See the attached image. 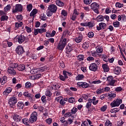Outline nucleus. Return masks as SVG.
I'll return each instance as SVG.
<instances>
[{"instance_id":"15","label":"nucleus","mask_w":126,"mask_h":126,"mask_svg":"<svg viewBox=\"0 0 126 126\" xmlns=\"http://www.w3.org/2000/svg\"><path fill=\"white\" fill-rule=\"evenodd\" d=\"M49 87L50 90H57L58 88H60V86L57 83H52Z\"/></svg>"},{"instance_id":"35","label":"nucleus","mask_w":126,"mask_h":126,"mask_svg":"<svg viewBox=\"0 0 126 126\" xmlns=\"http://www.w3.org/2000/svg\"><path fill=\"white\" fill-rule=\"evenodd\" d=\"M41 76H42V74H37L34 75L33 76H31V77L32 78V79H39V78H41Z\"/></svg>"},{"instance_id":"47","label":"nucleus","mask_w":126,"mask_h":126,"mask_svg":"<svg viewBox=\"0 0 126 126\" xmlns=\"http://www.w3.org/2000/svg\"><path fill=\"white\" fill-rule=\"evenodd\" d=\"M61 14L65 17L67 16V11H66L65 10H62L61 11Z\"/></svg>"},{"instance_id":"14","label":"nucleus","mask_w":126,"mask_h":126,"mask_svg":"<svg viewBox=\"0 0 126 126\" xmlns=\"http://www.w3.org/2000/svg\"><path fill=\"white\" fill-rule=\"evenodd\" d=\"M89 69L92 71H97L98 66L96 64V63H92L89 66Z\"/></svg>"},{"instance_id":"34","label":"nucleus","mask_w":126,"mask_h":126,"mask_svg":"<svg viewBox=\"0 0 126 126\" xmlns=\"http://www.w3.org/2000/svg\"><path fill=\"white\" fill-rule=\"evenodd\" d=\"M96 20L97 22H100L104 20V16L102 15H99L96 18Z\"/></svg>"},{"instance_id":"44","label":"nucleus","mask_w":126,"mask_h":126,"mask_svg":"<svg viewBox=\"0 0 126 126\" xmlns=\"http://www.w3.org/2000/svg\"><path fill=\"white\" fill-rule=\"evenodd\" d=\"M92 56L94 58H99V57H100V55L96 52V51L92 52Z\"/></svg>"},{"instance_id":"5","label":"nucleus","mask_w":126,"mask_h":126,"mask_svg":"<svg viewBox=\"0 0 126 126\" xmlns=\"http://www.w3.org/2000/svg\"><path fill=\"white\" fill-rule=\"evenodd\" d=\"M37 116H38V114H37L36 112H33L31 115V117L29 119V121L31 124H33V123H35L38 120L37 118Z\"/></svg>"},{"instance_id":"3","label":"nucleus","mask_w":126,"mask_h":126,"mask_svg":"<svg viewBox=\"0 0 126 126\" xmlns=\"http://www.w3.org/2000/svg\"><path fill=\"white\" fill-rule=\"evenodd\" d=\"M107 81L109 85L110 86H115V83H117L118 81L114 79V77L112 76H109L107 77Z\"/></svg>"},{"instance_id":"2","label":"nucleus","mask_w":126,"mask_h":126,"mask_svg":"<svg viewBox=\"0 0 126 126\" xmlns=\"http://www.w3.org/2000/svg\"><path fill=\"white\" fill-rule=\"evenodd\" d=\"M123 103V100L122 99H115L110 103V106L112 108H115V107H119L121 104Z\"/></svg>"},{"instance_id":"29","label":"nucleus","mask_w":126,"mask_h":126,"mask_svg":"<svg viewBox=\"0 0 126 126\" xmlns=\"http://www.w3.org/2000/svg\"><path fill=\"white\" fill-rule=\"evenodd\" d=\"M84 79V75L83 74H78V75L76 77V80H83Z\"/></svg>"},{"instance_id":"8","label":"nucleus","mask_w":126,"mask_h":126,"mask_svg":"<svg viewBox=\"0 0 126 126\" xmlns=\"http://www.w3.org/2000/svg\"><path fill=\"white\" fill-rule=\"evenodd\" d=\"M14 41H17L19 44H22L25 41V37L23 35H17L14 38Z\"/></svg>"},{"instance_id":"10","label":"nucleus","mask_w":126,"mask_h":126,"mask_svg":"<svg viewBox=\"0 0 126 126\" xmlns=\"http://www.w3.org/2000/svg\"><path fill=\"white\" fill-rule=\"evenodd\" d=\"M25 51H24V48H23V46L21 45H19L17 46V47L16 48V52L18 55H21L23 54H24V52Z\"/></svg>"},{"instance_id":"30","label":"nucleus","mask_w":126,"mask_h":126,"mask_svg":"<svg viewBox=\"0 0 126 126\" xmlns=\"http://www.w3.org/2000/svg\"><path fill=\"white\" fill-rule=\"evenodd\" d=\"M66 54H69L72 51V47L69 45H67L65 48Z\"/></svg>"},{"instance_id":"33","label":"nucleus","mask_w":126,"mask_h":126,"mask_svg":"<svg viewBox=\"0 0 126 126\" xmlns=\"http://www.w3.org/2000/svg\"><path fill=\"white\" fill-rule=\"evenodd\" d=\"M68 102L72 104H75V103H76L77 101H76V100H75V99L74 97H70L68 99Z\"/></svg>"},{"instance_id":"45","label":"nucleus","mask_w":126,"mask_h":126,"mask_svg":"<svg viewBox=\"0 0 126 126\" xmlns=\"http://www.w3.org/2000/svg\"><path fill=\"white\" fill-rule=\"evenodd\" d=\"M23 25V23H22V22L15 23V27H16L17 28H19V27H21Z\"/></svg>"},{"instance_id":"24","label":"nucleus","mask_w":126,"mask_h":126,"mask_svg":"<svg viewBox=\"0 0 126 126\" xmlns=\"http://www.w3.org/2000/svg\"><path fill=\"white\" fill-rule=\"evenodd\" d=\"M96 51L98 54H102L103 53V47L100 46H96Z\"/></svg>"},{"instance_id":"63","label":"nucleus","mask_w":126,"mask_h":126,"mask_svg":"<svg viewBox=\"0 0 126 126\" xmlns=\"http://www.w3.org/2000/svg\"><path fill=\"white\" fill-rule=\"evenodd\" d=\"M71 112H68L64 115V117L65 118H69V117H71Z\"/></svg>"},{"instance_id":"9","label":"nucleus","mask_w":126,"mask_h":126,"mask_svg":"<svg viewBox=\"0 0 126 126\" xmlns=\"http://www.w3.org/2000/svg\"><path fill=\"white\" fill-rule=\"evenodd\" d=\"M0 15L1 16V21H7L8 20V16L6 15V13L2 10H0Z\"/></svg>"},{"instance_id":"38","label":"nucleus","mask_w":126,"mask_h":126,"mask_svg":"<svg viewBox=\"0 0 126 126\" xmlns=\"http://www.w3.org/2000/svg\"><path fill=\"white\" fill-rule=\"evenodd\" d=\"M110 112L112 114H116V113H118V112H120V109L118 108H113L111 110Z\"/></svg>"},{"instance_id":"43","label":"nucleus","mask_w":126,"mask_h":126,"mask_svg":"<svg viewBox=\"0 0 126 126\" xmlns=\"http://www.w3.org/2000/svg\"><path fill=\"white\" fill-rule=\"evenodd\" d=\"M89 47V43L88 42H84L83 44V48L84 50H86V49H88Z\"/></svg>"},{"instance_id":"55","label":"nucleus","mask_w":126,"mask_h":126,"mask_svg":"<svg viewBox=\"0 0 126 126\" xmlns=\"http://www.w3.org/2000/svg\"><path fill=\"white\" fill-rule=\"evenodd\" d=\"M116 7H119V8H121L124 6V4L120 2H117L116 3Z\"/></svg>"},{"instance_id":"52","label":"nucleus","mask_w":126,"mask_h":126,"mask_svg":"<svg viewBox=\"0 0 126 126\" xmlns=\"http://www.w3.org/2000/svg\"><path fill=\"white\" fill-rule=\"evenodd\" d=\"M68 123L69 125H71L72 123H73V117L71 116V117H69L68 119Z\"/></svg>"},{"instance_id":"62","label":"nucleus","mask_w":126,"mask_h":126,"mask_svg":"<svg viewBox=\"0 0 126 126\" xmlns=\"http://www.w3.org/2000/svg\"><path fill=\"white\" fill-rule=\"evenodd\" d=\"M77 111V108L76 107H73V109H71V114H74L75 113H76Z\"/></svg>"},{"instance_id":"51","label":"nucleus","mask_w":126,"mask_h":126,"mask_svg":"<svg viewBox=\"0 0 126 126\" xmlns=\"http://www.w3.org/2000/svg\"><path fill=\"white\" fill-rule=\"evenodd\" d=\"M45 32H47V30L45 29H38V33L40 34H42V33H45Z\"/></svg>"},{"instance_id":"32","label":"nucleus","mask_w":126,"mask_h":126,"mask_svg":"<svg viewBox=\"0 0 126 126\" xmlns=\"http://www.w3.org/2000/svg\"><path fill=\"white\" fill-rule=\"evenodd\" d=\"M17 68L18 70L20 71H22L23 70H24V69H25V65L24 64H20V65H18L17 66Z\"/></svg>"},{"instance_id":"11","label":"nucleus","mask_w":126,"mask_h":126,"mask_svg":"<svg viewBox=\"0 0 126 126\" xmlns=\"http://www.w3.org/2000/svg\"><path fill=\"white\" fill-rule=\"evenodd\" d=\"M79 15V12L77 11V10L75 9L73 11L72 15H70V18L73 21H75V20H76V17H77Z\"/></svg>"},{"instance_id":"23","label":"nucleus","mask_w":126,"mask_h":126,"mask_svg":"<svg viewBox=\"0 0 126 126\" xmlns=\"http://www.w3.org/2000/svg\"><path fill=\"white\" fill-rule=\"evenodd\" d=\"M88 101H91V103L93 102V105H97V104L99 103V100H96V97L95 96H94L92 99L89 98L88 99Z\"/></svg>"},{"instance_id":"46","label":"nucleus","mask_w":126,"mask_h":126,"mask_svg":"<svg viewBox=\"0 0 126 126\" xmlns=\"http://www.w3.org/2000/svg\"><path fill=\"white\" fill-rule=\"evenodd\" d=\"M108 96L110 98H115V97H116V94L115 93H112V92H109L108 93Z\"/></svg>"},{"instance_id":"19","label":"nucleus","mask_w":126,"mask_h":126,"mask_svg":"<svg viewBox=\"0 0 126 126\" xmlns=\"http://www.w3.org/2000/svg\"><path fill=\"white\" fill-rule=\"evenodd\" d=\"M24 107V103L22 101H19L17 104L18 110H23Z\"/></svg>"},{"instance_id":"20","label":"nucleus","mask_w":126,"mask_h":126,"mask_svg":"<svg viewBox=\"0 0 126 126\" xmlns=\"http://www.w3.org/2000/svg\"><path fill=\"white\" fill-rule=\"evenodd\" d=\"M12 91V89L10 87L7 88L3 92V94L5 96H7Z\"/></svg>"},{"instance_id":"36","label":"nucleus","mask_w":126,"mask_h":126,"mask_svg":"<svg viewBox=\"0 0 126 126\" xmlns=\"http://www.w3.org/2000/svg\"><path fill=\"white\" fill-rule=\"evenodd\" d=\"M40 18L41 20H43V21L47 20V16H46V15H45L44 13L41 14L40 15Z\"/></svg>"},{"instance_id":"18","label":"nucleus","mask_w":126,"mask_h":126,"mask_svg":"<svg viewBox=\"0 0 126 126\" xmlns=\"http://www.w3.org/2000/svg\"><path fill=\"white\" fill-rule=\"evenodd\" d=\"M13 119L15 122H20L22 119V117L20 115L15 114L13 116Z\"/></svg>"},{"instance_id":"6","label":"nucleus","mask_w":126,"mask_h":126,"mask_svg":"<svg viewBox=\"0 0 126 126\" xmlns=\"http://www.w3.org/2000/svg\"><path fill=\"white\" fill-rule=\"evenodd\" d=\"M91 9L94 11L95 13H97V14H99L100 13V12L98 10L99 8V4H97L96 2L92 3L91 4Z\"/></svg>"},{"instance_id":"50","label":"nucleus","mask_w":126,"mask_h":126,"mask_svg":"<svg viewBox=\"0 0 126 126\" xmlns=\"http://www.w3.org/2000/svg\"><path fill=\"white\" fill-rule=\"evenodd\" d=\"M28 11H31L32 10V8H33V6L32 5V4H29L27 5V7Z\"/></svg>"},{"instance_id":"7","label":"nucleus","mask_w":126,"mask_h":126,"mask_svg":"<svg viewBox=\"0 0 126 126\" xmlns=\"http://www.w3.org/2000/svg\"><path fill=\"white\" fill-rule=\"evenodd\" d=\"M22 9H23L22 5L21 4H17L15 6V8L13 9L12 12L13 13H17V12L22 11Z\"/></svg>"},{"instance_id":"54","label":"nucleus","mask_w":126,"mask_h":126,"mask_svg":"<svg viewBox=\"0 0 126 126\" xmlns=\"http://www.w3.org/2000/svg\"><path fill=\"white\" fill-rule=\"evenodd\" d=\"M77 59L80 61H83V60H84V55H79L78 56Z\"/></svg>"},{"instance_id":"39","label":"nucleus","mask_w":126,"mask_h":126,"mask_svg":"<svg viewBox=\"0 0 126 126\" xmlns=\"http://www.w3.org/2000/svg\"><path fill=\"white\" fill-rule=\"evenodd\" d=\"M123 90H124V89L122 87H118L115 88V91H116V92H117V93L123 91Z\"/></svg>"},{"instance_id":"31","label":"nucleus","mask_w":126,"mask_h":126,"mask_svg":"<svg viewBox=\"0 0 126 126\" xmlns=\"http://www.w3.org/2000/svg\"><path fill=\"white\" fill-rule=\"evenodd\" d=\"M55 2L57 5H58V6L62 7L64 5V3H63V1H61L60 0H56Z\"/></svg>"},{"instance_id":"59","label":"nucleus","mask_w":126,"mask_h":126,"mask_svg":"<svg viewBox=\"0 0 126 126\" xmlns=\"http://www.w3.org/2000/svg\"><path fill=\"white\" fill-rule=\"evenodd\" d=\"M37 71H38V70H37V68H35L31 70V73H32V74H36Z\"/></svg>"},{"instance_id":"27","label":"nucleus","mask_w":126,"mask_h":126,"mask_svg":"<svg viewBox=\"0 0 126 126\" xmlns=\"http://www.w3.org/2000/svg\"><path fill=\"white\" fill-rule=\"evenodd\" d=\"M102 66L104 72H108V71L110 70L109 66H108L107 64H102Z\"/></svg>"},{"instance_id":"1","label":"nucleus","mask_w":126,"mask_h":126,"mask_svg":"<svg viewBox=\"0 0 126 126\" xmlns=\"http://www.w3.org/2000/svg\"><path fill=\"white\" fill-rule=\"evenodd\" d=\"M62 40L63 39L61 38L60 41L57 46V49L60 51H63V50L64 49V47L66 46V44H67V40L66 38H63V40Z\"/></svg>"},{"instance_id":"58","label":"nucleus","mask_w":126,"mask_h":126,"mask_svg":"<svg viewBox=\"0 0 126 126\" xmlns=\"http://www.w3.org/2000/svg\"><path fill=\"white\" fill-rule=\"evenodd\" d=\"M25 28L27 30V32H28V33H31V32H32V30H33V29H32V28L26 26Z\"/></svg>"},{"instance_id":"42","label":"nucleus","mask_w":126,"mask_h":126,"mask_svg":"<svg viewBox=\"0 0 126 126\" xmlns=\"http://www.w3.org/2000/svg\"><path fill=\"white\" fill-rule=\"evenodd\" d=\"M10 8H11L10 5H7L4 8V12H7L8 10H10Z\"/></svg>"},{"instance_id":"49","label":"nucleus","mask_w":126,"mask_h":126,"mask_svg":"<svg viewBox=\"0 0 126 126\" xmlns=\"http://www.w3.org/2000/svg\"><path fill=\"white\" fill-rule=\"evenodd\" d=\"M107 108H108V106L107 105H104L102 107L100 108V111L101 112H105L107 110Z\"/></svg>"},{"instance_id":"57","label":"nucleus","mask_w":126,"mask_h":126,"mask_svg":"<svg viewBox=\"0 0 126 126\" xmlns=\"http://www.w3.org/2000/svg\"><path fill=\"white\" fill-rule=\"evenodd\" d=\"M92 2V0H84V3L85 4H90Z\"/></svg>"},{"instance_id":"25","label":"nucleus","mask_w":126,"mask_h":126,"mask_svg":"<svg viewBox=\"0 0 126 126\" xmlns=\"http://www.w3.org/2000/svg\"><path fill=\"white\" fill-rule=\"evenodd\" d=\"M48 69V67L47 66H44L41 67L37 68V70L38 72H43V71H46Z\"/></svg>"},{"instance_id":"21","label":"nucleus","mask_w":126,"mask_h":126,"mask_svg":"<svg viewBox=\"0 0 126 126\" xmlns=\"http://www.w3.org/2000/svg\"><path fill=\"white\" fill-rule=\"evenodd\" d=\"M83 39V36L81 34H79L78 36L76 37L75 41L76 43H80Z\"/></svg>"},{"instance_id":"4","label":"nucleus","mask_w":126,"mask_h":126,"mask_svg":"<svg viewBox=\"0 0 126 126\" xmlns=\"http://www.w3.org/2000/svg\"><path fill=\"white\" fill-rule=\"evenodd\" d=\"M16 103H17V98L15 96H12L9 99L8 104L11 108L14 107Z\"/></svg>"},{"instance_id":"28","label":"nucleus","mask_w":126,"mask_h":126,"mask_svg":"<svg viewBox=\"0 0 126 126\" xmlns=\"http://www.w3.org/2000/svg\"><path fill=\"white\" fill-rule=\"evenodd\" d=\"M37 13H38V10L36 9H34L31 12L30 16L31 17H34V16H35Z\"/></svg>"},{"instance_id":"37","label":"nucleus","mask_w":126,"mask_h":126,"mask_svg":"<svg viewBox=\"0 0 126 126\" xmlns=\"http://www.w3.org/2000/svg\"><path fill=\"white\" fill-rule=\"evenodd\" d=\"M114 72L115 74H120V72H121V68H120V67H116L114 69Z\"/></svg>"},{"instance_id":"12","label":"nucleus","mask_w":126,"mask_h":126,"mask_svg":"<svg viewBox=\"0 0 126 126\" xmlns=\"http://www.w3.org/2000/svg\"><path fill=\"white\" fill-rule=\"evenodd\" d=\"M77 85L79 86V87H82V88H89V84L86 83V82H78L77 83Z\"/></svg>"},{"instance_id":"16","label":"nucleus","mask_w":126,"mask_h":126,"mask_svg":"<svg viewBox=\"0 0 126 126\" xmlns=\"http://www.w3.org/2000/svg\"><path fill=\"white\" fill-rule=\"evenodd\" d=\"M106 26L107 25L105 23H100L98 24V26H96L97 30H98V31H100V30H104L106 28Z\"/></svg>"},{"instance_id":"60","label":"nucleus","mask_w":126,"mask_h":126,"mask_svg":"<svg viewBox=\"0 0 126 126\" xmlns=\"http://www.w3.org/2000/svg\"><path fill=\"white\" fill-rule=\"evenodd\" d=\"M45 95L46 96H48V97H51V96H52L51 91H50V90L46 91L45 92Z\"/></svg>"},{"instance_id":"53","label":"nucleus","mask_w":126,"mask_h":126,"mask_svg":"<svg viewBox=\"0 0 126 126\" xmlns=\"http://www.w3.org/2000/svg\"><path fill=\"white\" fill-rule=\"evenodd\" d=\"M113 26L115 28L119 27L120 26V22L116 21L113 23Z\"/></svg>"},{"instance_id":"61","label":"nucleus","mask_w":126,"mask_h":126,"mask_svg":"<svg viewBox=\"0 0 126 126\" xmlns=\"http://www.w3.org/2000/svg\"><path fill=\"white\" fill-rule=\"evenodd\" d=\"M92 105V103L91 102V101H89V102L87 103L86 107L87 108V109H89V108L91 107Z\"/></svg>"},{"instance_id":"22","label":"nucleus","mask_w":126,"mask_h":126,"mask_svg":"<svg viewBox=\"0 0 126 126\" xmlns=\"http://www.w3.org/2000/svg\"><path fill=\"white\" fill-rule=\"evenodd\" d=\"M7 71L10 74H12V75H15V74H16V71H15L13 68L9 67Z\"/></svg>"},{"instance_id":"64","label":"nucleus","mask_w":126,"mask_h":126,"mask_svg":"<svg viewBox=\"0 0 126 126\" xmlns=\"http://www.w3.org/2000/svg\"><path fill=\"white\" fill-rule=\"evenodd\" d=\"M105 126H112V124L110 120H107L105 123Z\"/></svg>"},{"instance_id":"41","label":"nucleus","mask_w":126,"mask_h":126,"mask_svg":"<svg viewBox=\"0 0 126 126\" xmlns=\"http://www.w3.org/2000/svg\"><path fill=\"white\" fill-rule=\"evenodd\" d=\"M18 66V64L17 63H11L10 64V67H11L12 68H16Z\"/></svg>"},{"instance_id":"56","label":"nucleus","mask_w":126,"mask_h":126,"mask_svg":"<svg viewBox=\"0 0 126 126\" xmlns=\"http://www.w3.org/2000/svg\"><path fill=\"white\" fill-rule=\"evenodd\" d=\"M26 88H30L32 87V85L31 84V83L30 82H27L25 84Z\"/></svg>"},{"instance_id":"40","label":"nucleus","mask_w":126,"mask_h":126,"mask_svg":"<svg viewBox=\"0 0 126 126\" xmlns=\"http://www.w3.org/2000/svg\"><path fill=\"white\" fill-rule=\"evenodd\" d=\"M53 13H54V12H52V11L50 10L48 8V10L46 12L47 16H48V17H50V16H52V15H53Z\"/></svg>"},{"instance_id":"48","label":"nucleus","mask_w":126,"mask_h":126,"mask_svg":"<svg viewBox=\"0 0 126 126\" xmlns=\"http://www.w3.org/2000/svg\"><path fill=\"white\" fill-rule=\"evenodd\" d=\"M103 92H104V89H98L96 90V94H102V93H103Z\"/></svg>"},{"instance_id":"17","label":"nucleus","mask_w":126,"mask_h":126,"mask_svg":"<svg viewBox=\"0 0 126 126\" xmlns=\"http://www.w3.org/2000/svg\"><path fill=\"white\" fill-rule=\"evenodd\" d=\"M71 33L70 32L67 30H64L63 33V34L61 36V39H64L66 37V35H70Z\"/></svg>"},{"instance_id":"13","label":"nucleus","mask_w":126,"mask_h":126,"mask_svg":"<svg viewBox=\"0 0 126 126\" xmlns=\"http://www.w3.org/2000/svg\"><path fill=\"white\" fill-rule=\"evenodd\" d=\"M48 9L56 13L58 10V7L55 4H51L48 6Z\"/></svg>"},{"instance_id":"26","label":"nucleus","mask_w":126,"mask_h":126,"mask_svg":"<svg viewBox=\"0 0 126 126\" xmlns=\"http://www.w3.org/2000/svg\"><path fill=\"white\" fill-rule=\"evenodd\" d=\"M23 124H24L25 126H29L30 125V121L27 118H24L22 121Z\"/></svg>"}]
</instances>
